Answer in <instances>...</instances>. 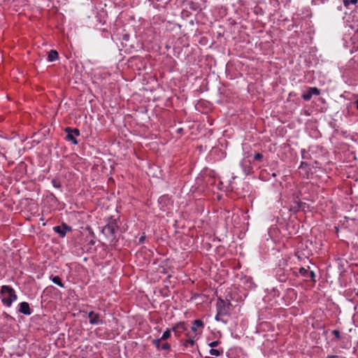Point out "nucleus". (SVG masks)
<instances>
[{
    "label": "nucleus",
    "instance_id": "f257e3e1",
    "mask_svg": "<svg viewBox=\"0 0 358 358\" xmlns=\"http://www.w3.org/2000/svg\"><path fill=\"white\" fill-rule=\"evenodd\" d=\"M1 301L6 306H10L13 301L17 300L15 290L10 286L3 285L0 292Z\"/></svg>",
    "mask_w": 358,
    "mask_h": 358
},
{
    "label": "nucleus",
    "instance_id": "f03ea898",
    "mask_svg": "<svg viewBox=\"0 0 358 358\" xmlns=\"http://www.w3.org/2000/svg\"><path fill=\"white\" fill-rule=\"evenodd\" d=\"M65 131L66 133V138L72 142L73 144H78V141L76 140V136L80 135V131L78 129H71L70 127H66L65 129Z\"/></svg>",
    "mask_w": 358,
    "mask_h": 358
},
{
    "label": "nucleus",
    "instance_id": "7ed1b4c3",
    "mask_svg": "<svg viewBox=\"0 0 358 358\" xmlns=\"http://www.w3.org/2000/svg\"><path fill=\"white\" fill-rule=\"evenodd\" d=\"M117 229L118 227L117 224L115 222H111L105 226L102 231L106 236L113 239L115 238L114 234L117 231Z\"/></svg>",
    "mask_w": 358,
    "mask_h": 358
},
{
    "label": "nucleus",
    "instance_id": "20e7f679",
    "mask_svg": "<svg viewBox=\"0 0 358 358\" xmlns=\"http://www.w3.org/2000/svg\"><path fill=\"white\" fill-rule=\"evenodd\" d=\"M233 305L228 300H220L217 303L218 312L217 313H220L221 311L224 310L226 312L233 311L234 310L231 307Z\"/></svg>",
    "mask_w": 358,
    "mask_h": 358
},
{
    "label": "nucleus",
    "instance_id": "39448f33",
    "mask_svg": "<svg viewBox=\"0 0 358 358\" xmlns=\"http://www.w3.org/2000/svg\"><path fill=\"white\" fill-rule=\"evenodd\" d=\"M320 90L317 87H310L308 92L303 94L302 97L305 101H308L311 99L313 95H319Z\"/></svg>",
    "mask_w": 358,
    "mask_h": 358
},
{
    "label": "nucleus",
    "instance_id": "423d86ee",
    "mask_svg": "<svg viewBox=\"0 0 358 358\" xmlns=\"http://www.w3.org/2000/svg\"><path fill=\"white\" fill-rule=\"evenodd\" d=\"M70 230V228L68 227L66 224H62V226H57L53 228V230L59 234L61 237H64L66 234V230Z\"/></svg>",
    "mask_w": 358,
    "mask_h": 358
},
{
    "label": "nucleus",
    "instance_id": "0eeeda50",
    "mask_svg": "<svg viewBox=\"0 0 358 358\" xmlns=\"http://www.w3.org/2000/svg\"><path fill=\"white\" fill-rule=\"evenodd\" d=\"M229 315H215V320L222 325L227 324L229 321Z\"/></svg>",
    "mask_w": 358,
    "mask_h": 358
},
{
    "label": "nucleus",
    "instance_id": "6e6552de",
    "mask_svg": "<svg viewBox=\"0 0 358 358\" xmlns=\"http://www.w3.org/2000/svg\"><path fill=\"white\" fill-rule=\"evenodd\" d=\"M18 312L20 313H30L29 305L27 302H22L20 303Z\"/></svg>",
    "mask_w": 358,
    "mask_h": 358
},
{
    "label": "nucleus",
    "instance_id": "1a4fd4ad",
    "mask_svg": "<svg viewBox=\"0 0 358 358\" xmlns=\"http://www.w3.org/2000/svg\"><path fill=\"white\" fill-rule=\"evenodd\" d=\"M58 59V52L56 50H52L48 53V61L53 62Z\"/></svg>",
    "mask_w": 358,
    "mask_h": 358
},
{
    "label": "nucleus",
    "instance_id": "9d476101",
    "mask_svg": "<svg viewBox=\"0 0 358 358\" xmlns=\"http://www.w3.org/2000/svg\"><path fill=\"white\" fill-rule=\"evenodd\" d=\"M203 325V324L201 320H196L194 321V322L192 324V330L193 331H196L197 328L202 327Z\"/></svg>",
    "mask_w": 358,
    "mask_h": 358
},
{
    "label": "nucleus",
    "instance_id": "9b49d317",
    "mask_svg": "<svg viewBox=\"0 0 358 358\" xmlns=\"http://www.w3.org/2000/svg\"><path fill=\"white\" fill-rule=\"evenodd\" d=\"M99 315H88L87 318L92 324L99 323Z\"/></svg>",
    "mask_w": 358,
    "mask_h": 358
},
{
    "label": "nucleus",
    "instance_id": "f8f14e48",
    "mask_svg": "<svg viewBox=\"0 0 358 358\" xmlns=\"http://www.w3.org/2000/svg\"><path fill=\"white\" fill-rule=\"evenodd\" d=\"M50 279L55 284L57 285L60 287H64V285L62 282L61 278L59 276H51Z\"/></svg>",
    "mask_w": 358,
    "mask_h": 358
},
{
    "label": "nucleus",
    "instance_id": "ddd939ff",
    "mask_svg": "<svg viewBox=\"0 0 358 358\" xmlns=\"http://www.w3.org/2000/svg\"><path fill=\"white\" fill-rule=\"evenodd\" d=\"M358 0H343V4L348 7L350 4H356Z\"/></svg>",
    "mask_w": 358,
    "mask_h": 358
},
{
    "label": "nucleus",
    "instance_id": "4468645a",
    "mask_svg": "<svg viewBox=\"0 0 358 358\" xmlns=\"http://www.w3.org/2000/svg\"><path fill=\"white\" fill-rule=\"evenodd\" d=\"M222 352H220V350H216V349H213L212 348L210 350V354L211 355H213V356H220L221 355Z\"/></svg>",
    "mask_w": 358,
    "mask_h": 358
},
{
    "label": "nucleus",
    "instance_id": "2eb2a0df",
    "mask_svg": "<svg viewBox=\"0 0 358 358\" xmlns=\"http://www.w3.org/2000/svg\"><path fill=\"white\" fill-rule=\"evenodd\" d=\"M171 336V332L169 330H166L165 331L162 336V338H161V340H166L167 338H169Z\"/></svg>",
    "mask_w": 358,
    "mask_h": 358
},
{
    "label": "nucleus",
    "instance_id": "dca6fc26",
    "mask_svg": "<svg viewBox=\"0 0 358 358\" xmlns=\"http://www.w3.org/2000/svg\"><path fill=\"white\" fill-rule=\"evenodd\" d=\"M299 273L301 275L306 276L308 273V271L305 268H301L299 269Z\"/></svg>",
    "mask_w": 358,
    "mask_h": 358
},
{
    "label": "nucleus",
    "instance_id": "f3484780",
    "mask_svg": "<svg viewBox=\"0 0 358 358\" xmlns=\"http://www.w3.org/2000/svg\"><path fill=\"white\" fill-rule=\"evenodd\" d=\"M194 344V341L192 339H189L185 343V346L187 348L188 346H192Z\"/></svg>",
    "mask_w": 358,
    "mask_h": 358
},
{
    "label": "nucleus",
    "instance_id": "a211bd4d",
    "mask_svg": "<svg viewBox=\"0 0 358 358\" xmlns=\"http://www.w3.org/2000/svg\"><path fill=\"white\" fill-rule=\"evenodd\" d=\"M263 158V155L259 152L255 153L254 155V159L257 161H261Z\"/></svg>",
    "mask_w": 358,
    "mask_h": 358
},
{
    "label": "nucleus",
    "instance_id": "6ab92c4d",
    "mask_svg": "<svg viewBox=\"0 0 358 358\" xmlns=\"http://www.w3.org/2000/svg\"><path fill=\"white\" fill-rule=\"evenodd\" d=\"M183 329H184V327H183V324H179L176 327L173 328V330L174 331H180V330H183Z\"/></svg>",
    "mask_w": 358,
    "mask_h": 358
},
{
    "label": "nucleus",
    "instance_id": "aec40b11",
    "mask_svg": "<svg viewBox=\"0 0 358 358\" xmlns=\"http://www.w3.org/2000/svg\"><path fill=\"white\" fill-rule=\"evenodd\" d=\"M220 342L218 341H213L211 343H210L208 344V345L210 347V348H215V347H217L218 345H219Z\"/></svg>",
    "mask_w": 358,
    "mask_h": 358
},
{
    "label": "nucleus",
    "instance_id": "412c9836",
    "mask_svg": "<svg viewBox=\"0 0 358 358\" xmlns=\"http://www.w3.org/2000/svg\"><path fill=\"white\" fill-rule=\"evenodd\" d=\"M52 183L53 186L55 187H60V182L57 180H52Z\"/></svg>",
    "mask_w": 358,
    "mask_h": 358
},
{
    "label": "nucleus",
    "instance_id": "4be33fe9",
    "mask_svg": "<svg viewBox=\"0 0 358 358\" xmlns=\"http://www.w3.org/2000/svg\"><path fill=\"white\" fill-rule=\"evenodd\" d=\"M332 334L336 336V338L337 339H339V338H340V332H339V331H338V330H336H336H334V331H332Z\"/></svg>",
    "mask_w": 358,
    "mask_h": 358
},
{
    "label": "nucleus",
    "instance_id": "5701e85b",
    "mask_svg": "<svg viewBox=\"0 0 358 358\" xmlns=\"http://www.w3.org/2000/svg\"><path fill=\"white\" fill-rule=\"evenodd\" d=\"M161 348H162V350H169V349H170V345H169V344H168V343H164V344L162 345Z\"/></svg>",
    "mask_w": 358,
    "mask_h": 358
},
{
    "label": "nucleus",
    "instance_id": "b1692460",
    "mask_svg": "<svg viewBox=\"0 0 358 358\" xmlns=\"http://www.w3.org/2000/svg\"><path fill=\"white\" fill-rule=\"evenodd\" d=\"M160 341L161 339H158V340H155L154 341V343L155 344V345L159 348V344H160Z\"/></svg>",
    "mask_w": 358,
    "mask_h": 358
},
{
    "label": "nucleus",
    "instance_id": "393cba45",
    "mask_svg": "<svg viewBox=\"0 0 358 358\" xmlns=\"http://www.w3.org/2000/svg\"><path fill=\"white\" fill-rule=\"evenodd\" d=\"M309 274H310V278H311L312 279H313V278H315V273H314L313 271H310V272L309 273Z\"/></svg>",
    "mask_w": 358,
    "mask_h": 358
},
{
    "label": "nucleus",
    "instance_id": "a878e982",
    "mask_svg": "<svg viewBox=\"0 0 358 358\" xmlns=\"http://www.w3.org/2000/svg\"><path fill=\"white\" fill-rule=\"evenodd\" d=\"M326 358H339L337 355H328Z\"/></svg>",
    "mask_w": 358,
    "mask_h": 358
},
{
    "label": "nucleus",
    "instance_id": "bb28decb",
    "mask_svg": "<svg viewBox=\"0 0 358 358\" xmlns=\"http://www.w3.org/2000/svg\"><path fill=\"white\" fill-rule=\"evenodd\" d=\"M357 108L358 109V101H357Z\"/></svg>",
    "mask_w": 358,
    "mask_h": 358
},
{
    "label": "nucleus",
    "instance_id": "cd10ccee",
    "mask_svg": "<svg viewBox=\"0 0 358 358\" xmlns=\"http://www.w3.org/2000/svg\"><path fill=\"white\" fill-rule=\"evenodd\" d=\"M89 313L92 314V313H94V312L93 311H90V312H89Z\"/></svg>",
    "mask_w": 358,
    "mask_h": 358
},
{
    "label": "nucleus",
    "instance_id": "c85d7f7f",
    "mask_svg": "<svg viewBox=\"0 0 358 358\" xmlns=\"http://www.w3.org/2000/svg\"><path fill=\"white\" fill-rule=\"evenodd\" d=\"M357 294H358V292H357Z\"/></svg>",
    "mask_w": 358,
    "mask_h": 358
}]
</instances>
